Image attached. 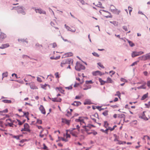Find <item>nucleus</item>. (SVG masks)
<instances>
[{
	"instance_id": "obj_1",
	"label": "nucleus",
	"mask_w": 150,
	"mask_h": 150,
	"mask_svg": "<svg viewBox=\"0 0 150 150\" xmlns=\"http://www.w3.org/2000/svg\"><path fill=\"white\" fill-rule=\"evenodd\" d=\"M75 121L79 124L80 126L81 125L83 127H84L86 131L88 134H91L92 133V132H88V128L90 129L91 127H94L93 125L87 124L83 118L81 117H79V119H76Z\"/></svg>"
},
{
	"instance_id": "obj_2",
	"label": "nucleus",
	"mask_w": 150,
	"mask_h": 150,
	"mask_svg": "<svg viewBox=\"0 0 150 150\" xmlns=\"http://www.w3.org/2000/svg\"><path fill=\"white\" fill-rule=\"evenodd\" d=\"M73 60L71 59H65L62 61L61 63V66L63 67L67 64H73Z\"/></svg>"
},
{
	"instance_id": "obj_3",
	"label": "nucleus",
	"mask_w": 150,
	"mask_h": 150,
	"mask_svg": "<svg viewBox=\"0 0 150 150\" xmlns=\"http://www.w3.org/2000/svg\"><path fill=\"white\" fill-rule=\"evenodd\" d=\"M104 125L103 126L106 128V129L105 130H104L103 129H101V130L103 132L106 133H107V132L109 130H110L111 132L112 131V128L111 127L109 126V124L108 122L107 121H105L104 122Z\"/></svg>"
},
{
	"instance_id": "obj_4",
	"label": "nucleus",
	"mask_w": 150,
	"mask_h": 150,
	"mask_svg": "<svg viewBox=\"0 0 150 150\" xmlns=\"http://www.w3.org/2000/svg\"><path fill=\"white\" fill-rule=\"evenodd\" d=\"M145 113H146V111H144L140 115L139 117L145 120H148L150 118V117L148 113H146V114Z\"/></svg>"
},
{
	"instance_id": "obj_5",
	"label": "nucleus",
	"mask_w": 150,
	"mask_h": 150,
	"mask_svg": "<svg viewBox=\"0 0 150 150\" xmlns=\"http://www.w3.org/2000/svg\"><path fill=\"white\" fill-rule=\"evenodd\" d=\"M21 132L23 131H27L30 132L31 130L30 129V126L28 124L25 123L24 125V128L21 129Z\"/></svg>"
},
{
	"instance_id": "obj_6",
	"label": "nucleus",
	"mask_w": 150,
	"mask_h": 150,
	"mask_svg": "<svg viewBox=\"0 0 150 150\" xmlns=\"http://www.w3.org/2000/svg\"><path fill=\"white\" fill-rule=\"evenodd\" d=\"M70 133L73 136L75 137H77L79 133V130L78 129L76 130L75 128H73L72 129L69 130Z\"/></svg>"
},
{
	"instance_id": "obj_7",
	"label": "nucleus",
	"mask_w": 150,
	"mask_h": 150,
	"mask_svg": "<svg viewBox=\"0 0 150 150\" xmlns=\"http://www.w3.org/2000/svg\"><path fill=\"white\" fill-rule=\"evenodd\" d=\"M75 69L77 71H80L81 69H84L85 67L80 63L77 62L75 67Z\"/></svg>"
},
{
	"instance_id": "obj_8",
	"label": "nucleus",
	"mask_w": 150,
	"mask_h": 150,
	"mask_svg": "<svg viewBox=\"0 0 150 150\" xmlns=\"http://www.w3.org/2000/svg\"><path fill=\"white\" fill-rule=\"evenodd\" d=\"M144 53V52L142 51L137 52V51H133L132 53V57L138 56Z\"/></svg>"
},
{
	"instance_id": "obj_9",
	"label": "nucleus",
	"mask_w": 150,
	"mask_h": 150,
	"mask_svg": "<svg viewBox=\"0 0 150 150\" xmlns=\"http://www.w3.org/2000/svg\"><path fill=\"white\" fill-rule=\"evenodd\" d=\"M140 60H146L147 59H150V54H147L145 55H143L139 58Z\"/></svg>"
},
{
	"instance_id": "obj_10",
	"label": "nucleus",
	"mask_w": 150,
	"mask_h": 150,
	"mask_svg": "<svg viewBox=\"0 0 150 150\" xmlns=\"http://www.w3.org/2000/svg\"><path fill=\"white\" fill-rule=\"evenodd\" d=\"M114 136L115 137V138L114 139L115 141H117L116 143L118 144H125L126 143L125 142L120 141L118 140L119 137L117 136L116 134L114 135Z\"/></svg>"
},
{
	"instance_id": "obj_11",
	"label": "nucleus",
	"mask_w": 150,
	"mask_h": 150,
	"mask_svg": "<svg viewBox=\"0 0 150 150\" xmlns=\"http://www.w3.org/2000/svg\"><path fill=\"white\" fill-rule=\"evenodd\" d=\"M6 35L5 34L1 32L0 34V40H3L6 38Z\"/></svg>"
},
{
	"instance_id": "obj_12",
	"label": "nucleus",
	"mask_w": 150,
	"mask_h": 150,
	"mask_svg": "<svg viewBox=\"0 0 150 150\" xmlns=\"http://www.w3.org/2000/svg\"><path fill=\"white\" fill-rule=\"evenodd\" d=\"M66 26V28L69 31H71L72 32H74L76 31V29L72 27L71 28L68 26H66V25H65Z\"/></svg>"
},
{
	"instance_id": "obj_13",
	"label": "nucleus",
	"mask_w": 150,
	"mask_h": 150,
	"mask_svg": "<svg viewBox=\"0 0 150 150\" xmlns=\"http://www.w3.org/2000/svg\"><path fill=\"white\" fill-rule=\"evenodd\" d=\"M64 138H62V140L65 142H67L68 140L67 139L68 138H70V135L67 133L66 134L64 135Z\"/></svg>"
},
{
	"instance_id": "obj_14",
	"label": "nucleus",
	"mask_w": 150,
	"mask_h": 150,
	"mask_svg": "<svg viewBox=\"0 0 150 150\" xmlns=\"http://www.w3.org/2000/svg\"><path fill=\"white\" fill-rule=\"evenodd\" d=\"M39 109L41 111V112L43 114H45L46 113V112L45 110L43 107V106L42 105H40V107L39 108Z\"/></svg>"
},
{
	"instance_id": "obj_15",
	"label": "nucleus",
	"mask_w": 150,
	"mask_h": 150,
	"mask_svg": "<svg viewBox=\"0 0 150 150\" xmlns=\"http://www.w3.org/2000/svg\"><path fill=\"white\" fill-rule=\"evenodd\" d=\"M30 88L31 89H38V87L36 86L33 82H31L30 83Z\"/></svg>"
},
{
	"instance_id": "obj_16",
	"label": "nucleus",
	"mask_w": 150,
	"mask_h": 150,
	"mask_svg": "<svg viewBox=\"0 0 150 150\" xmlns=\"http://www.w3.org/2000/svg\"><path fill=\"white\" fill-rule=\"evenodd\" d=\"M70 120H67L65 119H62V122L63 123H64L68 125L70 124Z\"/></svg>"
},
{
	"instance_id": "obj_17",
	"label": "nucleus",
	"mask_w": 150,
	"mask_h": 150,
	"mask_svg": "<svg viewBox=\"0 0 150 150\" xmlns=\"http://www.w3.org/2000/svg\"><path fill=\"white\" fill-rule=\"evenodd\" d=\"M51 100L53 102H60L62 101V99L59 98H52Z\"/></svg>"
},
{
	"instance_id": "obj_18",
	"label": "nucleus",
	"mask_w": 150,
	"mask_h": 150,
	"mask_svg": "<svg viewBox=\"0 0 150 150\" xmlns=\"http://www.w3.org/2000/svg\"><path fill=\"white\" fill-rule=\"evenodd\" d=\"M9 46V45L8 43H6L5 44H2L1 46L0 47V49H3L7 47H8Z\"/></svg>"
},
{
	"instance_id": "obj_19",
	"label": "nucleus",
	"mask_w": 150,
	"mask_h": 150,
	"mask_svg": "<svg viewBox=\"0 0 150 150\" xmlns=\"http://www.w3.org/2000/svg\"><path fill=\"white\" fill-rule=\"evenodd\" d=\"M81 104V103L79 101H75L71 104V105L75 106H78Z\"/></svg>"
},
{
	"instance_id": "obj_20",
	"label": "nucleus",
	"mask_w": 150,
	"mask_h": 150,
	"mask_svg": "<svg viewBox=\"0 0 150 150\" xmlns=\"http://www.w3.org/2000/svg\"><path fill=\"white\" fill-rule=\"evenodd\" d=\"M120 11L117 9H113V13L116 15H118L120 13Z\"/></svg>"
},
{
	"instance_id": "obj_21",
	"label": "nucleus",
	"mask_w": 150,
	"mask_h": 150,
	"mask_svg": "<svg viewBox=\"0 0 150 150\" xmlns=\"http://www.w3.org/2000/svg\"><path fill=\"white\" fill-rule=\"evenodd\" d=\"M56 89L58 90V91L62 93H63L64 91V90H63L61 87H56Z\"/></svg>"
},
{
	"instance_id": "obj_22",
	"label": "nucleus",
	"mask_w": 150,
	"mask_h": 150,
	"mask_svg": "<svg viewBox=\"0 0 150 150\" xmlns=\"http://www.w3.org/2000/svg\"><path fill=\"white\" fill-rule=\"evenodd\" d=\"M35 11L37 13H38L40 14L43 13L44 12V11H43L41 9H35Z\"/></svg>"
},
{
	"instance_id": "obj_23",
	"label": "nucleus",
	"mask_w": 150,
	"mask_h": 150,
	"mask_svg": "<svg viewBox=\"0 0 150 150\" xmlns=\"http://www.w3.org/2000/svg\"><path fill=\"white\" fill-rule=\"evenodd\" d=\"M101 72L99 71H97L93 73V74L94 75L96 76L98 75H101Z\"/></svg>"
},
{
	"instance_id": "obj_24",
	"label": "nucleus",
	"mask_w": 150,
	"mask_h": 150,
	"mask_svg": "<svg viewBox=\"0 0 150 150\" xmlns=\"http://www.w3.org/2000/svg\"><path fill=\"white\" fill-rule=\"evenodd\" d=\"M98 80L101 85H104L105 83H106V81H103L101 78H99Z\"/></svg>"
},
{
	"instance_id": "obj_25",
	"label": "nucleus",
	"mask_w": 150,
	"mask_h": 150,
	"mask_svg": "<svg viewBox=\"0 0 150 150\" xmlns=\"http://www.w3.org/2000/svg\"><path fill=\"white\" fill-rule=\"evenodd\" d=\"M115 96H117L120 99H121V93L119 91H117L116 93L115 94Z\"/></svg>"
},
{
	"instance_id": "obj_26",
	"label": "nucleus",
	"mask_w": 150,
	"mask_h": 150,
	"mask_svg": "<svg viewBox=\"0 0 150 150\" xmlns=\"http://www.w3.org/2000/svg\"><path fill=\"white\" fill-rule=\"evenodd\" d=\"M65 55L67 57H70L73 56V54L72 52H69L65 53Z\"/></svg>"
},
{
	"instance_id": "obj_27",
	"label": "nucleus",
	"mask_w": 150,
	"mask_h": 150,
	"mask_svg": "<svg viewBox=\"0 0 150 150\" xmlns=\"http://www.w3.org/2000/svg\"><path fill=\"white\" fill-rule=\"evenodd\" d=\"M46 131L47 132L46 134H40L39 135V136L41 138H42L45 136H46L48 133V132L47 130H46Z\"/></svg>"
},
{
	"instance_id": "obj_28",
	"label": "nucleus",
	"mask_w": 150,
	"mask_h": 150,
	"mask_svg": "<svg viewBox=\"0 0 150 150\" xmlns=\"http://www.w3.org/2000/svg\"><path fill=\"white\" fill-rule=\"evenodd\" d=\"M2 101L6 103H11V100H2Z\"/></svg>"
},
{
	"instance_id": "obj_29",
	"label": "nucleus",
	"mask_w": 150,
	"mask_h": 150,
	"mask_svg": "<svg viewBox=\"0 0 150 150\" xmlns=\"http://www.w3.org/2000/svg\"><path fill=\"white\" fill-rule=\"evenodd\" d=\"M148 93H147L146 94L144 95L142 97V100H144L146 99L148 95Z\"/></svg>"
},
{
	"instance_id": "obj_30",
	"label": "nucleus",
	"mask_w": 150,
	"mask_h": 150,
	"mask_svg": "<svg viewBox=\"0 0 150 150\" xmlns=\"http://www.w3.org/2000/svg\"><path fill=\"white\" fill-rule=\"evenodd\" d=\"M48 85L47 84L42 85H41V87L43 89L46 90L47 89V87Z\"/></svg>"
},
{
	"instance_id": "obj_31",
	"label": "nucleus",
	"mask_w": 150,
	"mask_h": 150,
	"mask_svg": "<svg viewBox=\"0 0 150 150\" xmlns=\"http://www.w3.org/2000/svg\"><path fill=\"white\" fill-rule=\"evenodd\" d=\"M128 42L129 44V45L131 47H132L134 45V44L130 41L128 40Z\"/></svg>"
},
{
	"instance_id": "obj_32",
	"label": "nucleus",
	"mask_w": 150,
	"mask_h": 150,
	"mask_svg": "<svg viewBox=\"0 0 150 150\" xmlns=\"http://www.w3.org/2000/svg\"><path fill=\"white\" fill-rule=\"evenodd\" d=\"M98 64L101 68H103V69L104 68V66H103V65L100 62H99L98 63Z\"/></svg>"
},
{
	"instance_id": "obj_33",
	"label": "nucleus",
	"mask_w": 150,
	"mask_h": 150,
	"mask_svg": "<svg viewBox=\"0 0 150 150\" xmlns=\"http://www.w3.org/2000/svg\"><path fill=\"white\" fill-rule=\"evenodd\" d=\"M23 116H25V117H28V115L29 114V113L28 112H23Z\"/></svg>"
},
{
	"instance_id": "obj_34",
	"label": "nucleus",
	"mask_w": 150,
	"mask_h": 150,
	"mask_svg": "<svg viewBox=\"0 0 150 150\" xmlns=\"http://www.w3.org/2000/svg\"><path fill=\"white\" fill-rule=\"evenodd\" d=\"M8 76V74L7 72L3 73L2 74V78L3 79L4 77H6Z\"/></svg>"
},
{
	"instance_id": "obj_35",
	"label": "nucleus",
	"mask_w": 150,
	"mask_h": 150,
	"mask_svg": "<svg viewBox=\"0 0 150 150\" xmlns=\"http://www.w3.org/2000/svg\"><path fill=\"white\" fill-rule=\"evenodd\" d=\"M112 80L109 77H108L107 79V80L106 81V83H111Z\"/></svg>"
},
{
	"instance_id": "obj_36",
	"label": "nucleus",
	"mask_w": 150,
	"mask_h": 150,
	"mask_svg": "<svg viewBox=\"0 0 150 150\" xmlns=\"http://www.w3.org/2000/svg\"><path fill=\"white\" fill-rule=\"evenodd\" d=\"M17 121L18 122V124L19 125H22L24 123V122L18 120H17Z\"/></svg>"
},
{
	"instance_id": "obj_37",
	"label": "nucleus",
	"mask_w": 150,
	"mask_h": 150,
	"mask_svg": "<svg viewBox=\"0 0 150 150\" xmlns=\"http://www.w3.org/2000/svg\"><path fill=\"white\" fill-rule=\"evenodd\" d=\"M76 79L78 80L79 81V82L80 84H82L84 82V81H80V79L79 78L76 77Z\"/></svg>"
},
{
	"instance_id": "obj_38",
	"label": "nucleus",
	"mask_w": 150,
	"mask_h": 150,
	"mask_svg": "<svg viewBox=\"0 0 150 150\" xmlns=\"http://www.w3.org/2000/svg\"><path fill=\"white\" fill-rule=\"evenodd\" d=\"M86 84H92L93 83L92 81V80L87 81H86Z\"/></svg>"
},
{
	"instance_id": "obj_39",
	"label": "nucleus",
	"mask_w": 150,
	"mask_h": 150,
	"mask_svg": "<svg viewBox=\"0 0 150 150\" xmlns=\"http://www.w3.org/2000/svg\"><path fill=\"white\" fill-rule=\"evenodd\" d=\"M95 56L99 57V55L96 52H93L92 53Z\"/></svg>"
},
{
	"instance_id": "obj_40",
	"label": "nucleus",
	"mask_w": 150,
	"mask_h": 150,
	"mask_svg": "<svg viewBox=\"0 0 150 150\" xmlns=\"http://www.w3.org/2000/svg\"><path fill=\"white\" fill-rule=\"evenodd\" d=\"M55 77L57 78L58 79L59 77L58 72H56L54 74Z\"/></svg>"
},
{
	"instance_id": "obj_41",
	"label": "nucleus",
	"mask_w": 150,
	"mask_h": 150,
	"mask_svg": "<svg viewBox=\"0 0 150 150\" xmlns=\"http://www.w3.org/2000/svg\"><path fill=\"white\" fill-rule=\"evenodd\" d=\"M8 112V110L7 109H6L3 111H0V113H2L3 112L6 113V112Z\"/></svg>"
},
{
	"instance_id": "obj_42",
	"label": "nucleus",
	"mask_w": 150,
	"mask_h": 150,
	"mask_svg": "<svg viewBox=\"0 0 150 150\" xmlns=\"http://www.w3.org/2000/svg\"><path fill=\"white\" fill-rule=\"evenodd\" d=\"M6 123L8 124L9 123L11 122L12 121V120L11 119H8L7 120H6Z\"/></svg>"
},
{
	"instance_id": "obj_43",
	"label": "nucleus",
	"mask_w": 150,
	"mask_h": 150,
	"mask_svg": "<svg viewBox=\"0 0 150 150\" xmlns=\"http://www.w3.org/2000/svg\"><path fill=\"white\" fill-rule=\"evenodd\" d=\"M37 123L39 124H42V121L41 120H39V119H37Z\"/></svg>"
},
{
	"instance_id": "obj_44",
	"label": "nucleus",
	"mask_w": 150,
	"mask_h": 150,
	"mask_svg": "<svg viewBox=\"0 0 150 150\" xmlns=\"http://www.w3.org/2000/svg\"><path fill=\"white\" fill-rule=\"evenodd\" d=\"M120 81L122 82H127V80L123 78H121L120 79Z\"/></svg>"
},
{
	"instance_id": "obj_45",
	"label": "nucleus",
	"mask_w": 150,
	"mask_h": 150,
	"mask_svg": "<svg viewBox=\"0 0 150 150\" xmlns=\"http://www.w3.org/2000/svg\"><path fill=\"white\" fill-rule=\"evenodd\" d=\"M128 9L129 11V14L131 15V12L132 11V8L131 7L129 6L128 7Z\"/></svg>"
},
{
	"instance_id": "obj_46",
	"label": "nucleus",
	"mask_w": 150,
	"mask_h": 150,
	"mask_svg": "<svg viewBox=\"0 0 150 150\" xmlns=\"http://www.w3.org/2000/svg\"><path fill=\"white\" fill-rule=\"evenodd\" d=\"M43 149H45V150L48 149L47 147V146L45 145V144H43Z\"/></svg>"
},
{
	"instance_id": "obj_47",
	"label": "nucleus",
	"mask_w": 150,
	"mask_h": 150,
	"mask_svg": "<svg viewBox=\"0 0 150 150\" xmlns=\"http://www.w3.org/2000/svg\"><path fill=\"white\" fill-rule=\"evenodd\" d=\"M65 88L66 89H68V90L71 89H72V86H70L69 87H65Z\"/></svg>"
},
{
	"instance_id": "obj_48",
	"label": "nucleus",
	"mask_w": 150,
	"mask_h": 150,
	"mask_svg": "<svg viewBox=\"0 0 150 150\" xmlns=\"http://www.w3.org/2000/svg\"><path fill=\"white\" fill-rule=\"evenodd\" d=\"M67 115L69 117L71 115V112L68 111L67 114Z\"/></svg>"
},
{
	"instance_id": "obj_49",
	"label": "nucleus",
	"mask_w": 150,
	"mask_h": 150,
	"mask_svg": "<svg viewBox=\"0 0 150 150\" xmlns=\"http://www.w3.org/2000/svg\"><path fill=\"white\" fill-rule=\"evenodd\" d=\"M123 28L124 30L126 31H128L127 27L126 26H123Z\"/></svg>"
},
{
	"instance_id": "obj_50",
	"label": "nucleus",
	"mask_w": 150,
	"mask_h": 150,
	"mask_svg": "<svg viewBox=\"0 0 150 150\" xmlns=\"http://www.w3.org/2000/svg\"><path fill=\"white\" fill-rule=\"evenodd\" d=\"M80 83H75V84L74 85V87H76L78 86L80 84Z\"/></svg>"
},
{
	"instance_id": "obj_51",
	"label": "nucleus",
	"mask_w": 150,
	"mask_h": 150,
	"mask_svg": "<svg viewBox=\"0 0 150 150\" xmlns=\"http://www.w3.org/2000/svg\"><path fill=\"white\" fill-rule=\"evenodd\" d=\"M138 62V61H137V62H134L132 64V65H131V66H133L134 65H135L137 64V62Z\"/></svg>"
},
{
	"instance_id": "obj_52",
	"label": "nucleus",
	"mask_w": 150,
	"mask_h": 150,
	"mask_svg": "<svg viewBox=\"0 0 150 150\" xmlns=\"http://www.w3.org/2000/svg\"><path fill=\"white\" fill-rule=\"evenodd\" d=\"M103 114L105 116L107 115L108 114V112L106 111H105L103 112Z\"/></svg>"
},
{
	"instance_id": "obj_53",
	"label": "nucleus",
	"mask_w": 150,
	"mask_h": 150,
	"mask_svg": "<svg viewBox=\"0 0 150 150\" xmlns=\"http://www.w3.org/2000/svg\"><path fill=\"white\" fill-rule=\"evenodd\" d=\"M37 127H38V129H39L41 130L43 128L41 126H36Z\"/></svg>"
},
{
	"instance_id": "obj_54",
	"label": "nucleus",
	"mask_w": 150,
	"mask_h": 150,
	"mask_svg": "<svg viewBox=\"0 0 150 150\" xmlns=\"http://www.w3.org/2000/svg\"><path fill=\"white\" fill-rule=\"evenodd\" d=\"M37 81L39 82H41L42 81V80L41 78L39 77H37Z\"/></svg>"
},
{
	"instance_id": "obj_55",
	"label": "nucleus",
	"mask_w": 150,
	"mask_h": 150,
	"mask_svg": "<svg viewBox=\"0 0 150 150\" xmlns=\"http://www.w3.org/2000/svg\"><path fill=\"white\" fill-rule=\"evenodd\" d=\"M13 138H15L17 139H19V136H13Z\"/></svg>"
},
{
	"instance_id": "obj_56",
	"label": "nucleus",
	"mask_w": 150,
	"mask_h": 150,
	"mask_svg": "<svg viewBox=\"0 0 150 150\" xmlns=\"http://www.w3.org/2000/svg\"><path fill=\"white\" fill-rule=\"evenodd\" d=\"M144 75L145 76H147L148 75V73L146 71H144L143 72Z\"/></svg>"
},
{
	"instance_id": "obj_57",
	"label": "nucleus",
	"mask_w": 150,
	"mask_h": 150,
	"mask_svg": "<svg viewBox=\"0 0 150 150\" xmlns=\"http://www.w3.org/2000/svg\"><path fill=\"white\" fill-rule=\"evenodd\" d=\"M26 141V139H23L20 141V142L21 143H23L25 142Z\"/></svg>"
},
{
	"instance_id": "obj_58",
	"label": "nucleus",
	"mask_w": 150,
	"mask_h": 150,
	"mask_svg": "<svg viewBox=\"0 0 150 150\" xmlns=\"http://www.w3.org/2000/svg\"><path fill=\"white\" fill-rule=\"evenodd\" d=\"M81 98V96H76L75 97V99H80Z\"/></svg>"
},
{
	"instance_id": "obj_59",
	"label": "nucleus",
	"mask_w": 150,
	"mask_h": 150,
	"mask_svg": "<svg viewBox=\"0 0 150 150\" xmlns=\"http://www.w3.org/2000/svg\"><path fill=\"white\" fill-rule=\"evenodd\" d=\"M79 1L82 4H84L85 2L83 0H80Z\"/></svg>"
},
{
	"instance_id": "obj_60",
	"label": "nucleus",
	"mask_w": 150,
	"mask_h": 150,
	"mask_svg": "<svg viewBox=\"0 0 150 150\" xmlns=\"http://www.w3.org/2000/svg\"><path fill=\"white\" fill-rule=\"evenodd\" d=\"M9 126L10 127H12L13 125V122L12 121L10 123H9V124H8Z\"/></svg>"
},
{
	"instance_id": "obj_61",
	"label": "nucleus",
	"mask_w": 150,
	"mask_h": 150,
	"mask_svg": "<svg viewBox=\"0 0 150 150\" xmlns=\"http://www.w3.org/2000/svg\"><path fill=\"white\" fill-rule=\"evenodd\" d=\"M3 122L2 121L0 120V126L3 127V125L2 124Z\"/></svg>"
},
{
	"instance_id": "obj_62",
	"label": "nucleus",
	"mask_w": 150,
	"mask_h": 150,
	"mask_svg": "<svg viewBox=\"0 0 150 150\" xmlns=\"http://www.w3.org/2000/svg\"><path fill=\"white\" fill-rule=\"evenodd\" d=\"M117 117H119V115L115 114L114 115V117L115 118H116Z\"/></svg>"
},
{
	"instance_id": "obj_63",
	"label": "nucleus",
	"mask_w": 150,
	"mask_h": 150,
	"mask_svg": "<svg viewBox=\"0 0 150 150\" xmlns=\"http://www.w3.org/2000/svg\"><path fill=\"white\" fill-rule=\"evenodd\" d=\"M76 128L78 129H78L79 130V129L80 128V126L79 125V124H77L76 125Z\"/></svg>"
},
{
	"instance_id": "obj_64",
	"label": "nucleus",
	"mask_w": 150,
	"mask_h": 150,
	"mask_svg": "<svg viewBox=\"0 0 150 150\" xmlns=\"http://www.w3.org/2000/svg\"><path fill=\"white\" fill-rule=\"evenodd\" d=\"M147 85L148 87H150V81H148Z\"/></svg>"
}]
</instances>
